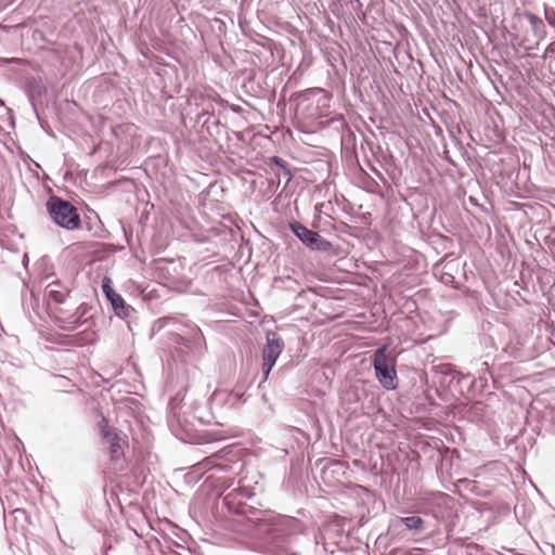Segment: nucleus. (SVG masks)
<instances>
[{
    "instance_id": "f257e3e1",
    "label": "nucleus",
    "mask_w": 555,
    "mask_h": 555,
    "mask_svg": "<svg viewBox=\"0 0 555 555\" xmlns=\"http://www.w3.org/2000/svg\"><path fill=\"white\" fill-rule=\"evenodd\" d=\"M262 490L258 481L251 486L246 478H241L232 489L224 487L212 504L214 517L224 529L246 535L255 552L291 555L287 544L305 531L306 525L296 517L256 507Z\"/></svg>"
},
{
    "instance_id": "f03ea898",
    "label": "nucleus",
    "mask_w": 555,
    "mask_h": 555,
    "mask_svg": "<svg viewBox=\"0 0 555 555\" xmlns=\"http://www.w3.org/2000/svg\"><path fill=\"white\" fill-rule=\"evenodd\" d=\"M43 302L48 315L57 328L75 332L85 326L82 331L65 336V345L85 347L98 341L99 336L94 330L95 308L79 300L72 279L62 280L55 276L48 282L43 292Z\"/></svg>"
},
{
    "instance_id": "7ed1b4c3",
    "label": "nucleus",
    "mask_w": 555,
    "mask_h": 555,
    "mask_svg": "<svg viewBox=\"0 0 555 555\" xmlns=\"http://www.w3.org/2000/svg\"><path fill=\"white\" fill-rule=\"evenodd\" d=\"M183 398H180V392L172 397L167 406V423L172 434L181 439H190V442H211L219 441L227 438L224 430H203L197 428V421H193V409L190 411L183 410L185 404L181 405Z\"/></svg>"
},
{
    "instance_id": "20e7f679",
    "label": "nucleus",
    "mask_w": 555,
    "mask_h": 555,
    "mask_svg": "<svg viewBox=\"0 0 555 555\" xmlns=\"http://www.w3.org/2000/svg\"><path fill=\"white\" fill-rule=\"evenodd\" d=\"M478 370V376L470 373L462 374L451 367L441 372L439 385L447 390L453 398H474L489 391V380L495 385L496 379L494 376L493 367L488 361L481 363Z\"/></svg>"
},
{
    "instance_id": "39448f33",
    "label": "nucleus",
    "mask_w": 555,
    "mask_h": 555,
    "mask_svg": "<svg viewBox=\"0 0 555 555\" xmlns=\"http://www.w3.org/2000/svg\"><path fill=\"white\" fill-rule=\"evenodd\" d=\"M244 449L237 444H229L205 457L192 466V470L185 475L188 483L198 481L205 473L222 472L236 475L241 473L245 463L243 461Z\"/></svg>"
},
{
    "instance_id": "423d86ee",
    "label": "nucleus",
    "mask_w": 555,
    "mask_h": 555,
    "mask_svg": "<svg viewBox=\"0 0 555 555\" xmlns=\"http://www.w3.org/2000/svg\"><path fill=\"white\" fill-rule=\"evenodd\" d=\"M332 98L323 88H309L292 93L289 104L297 119L312 122L331 113Z\"/></svg>"
},
{
    "instance_id": "0eeeda50",
    "label": "nucleus",
    "mask_w": 555,
    "mask_h": 555,
    "mask_svg": "<svg viewBox=\"0 0 555 555\" xmlns=\"http://www.w3.org/2000/svg\"><path fill=\"white\" fill-rule=\"evenodd\" d=\"M46 209L51 221L66 231H76L82 227L77 207L69 201L52 194L46 202Z\"/></svg>"
},
{
    "instance_id": "6e6552de",
    "label": "nucleus",
    "mask_w": 555,
    "mask_h": 555,
    "mask_svg": "<svg viewBox=\"0 0 555 555\" xmlns=\"http://www.w3.org/2000/svg\"><path fill=\"white\" fill-rule=\"evenodd\" d=\"M372 366L382 388L388 391L398 388L397 358L389 352L388 344H384L374 350Z\"/></svg>"
},
{
    "instance_id": "1a4fd4ad",
    "label": "nucleus",
    "mask_w": 555,
    "mask_h": 555,
    "mask_svg": "<svg viewBox=\"0 0 555 555\" xmlns=\"http://www.w3.org/2000/svg\"><path fill=\"white\" fill-rule=\"evenodd\" d=\"M251 386L245 380H237L232 389H216L209 398L210 409L217 410L219 416L225 421V413L243 405L247 399V389Z\"/></svg>"
},
{
    "instance_id": "9d476101",
    "label": "nucleus",
    "mask_w": 555,
    "mask_h": 555,
    "mask_svg": "<svg viewBox=\"0 0 555 555\" xmlns=\"http://www.w3.org/2000/svg\"><path fill=\"white\" fill-rule=\"evenodd\" d=\"M168 339L182 357H201L206 351V340L201 328L195 324L185 325L182 333L170 332Z\"/></svg>"
},
{
    "instance_id": "9b49d317",
    "label": "nucleus",
    "mask_w": 555,
    "mask_h": 555,
    "mask_svg": "<svg viewBox=\"0 0 555 555\" xmlns=\"http://www.w3.org/2000/svg\"><path fill=\"white\" fill-rule=\"evenodd\" d=\"M100 434L103 442L107 446L109 461L116 470H124L127 467L125 449L128 448V439L125 435L121 437L120 431L109 426L107 421L103 418L99 423Z\"/></svg>"
},
{
    "instance_id": "f8f14e48",
    "label": "nucleus",
    "mask_w": 555,
    "mask_h": 555,
    "mask_svg": "<svg viewBox=\"0 0 555 555\" xmlns=\"http://www.w3.org/2000/svg\"><path fill=\"white\" fill-rule=\"evenodd\" d=\"M345 526V518H335L324 522L315 535L317 552L320 553V544H335L337 551L346 552L349 544V533Z\"/></svg>"
},
{
    "instance_id": "ddd939ff",
    "label": "nucleus",
    "mask_w": 555,
    "mask_h": 555,
    "mask_svg": "<svg viewBox=\"0 0 555 555\" xmlns=\"http://www.w3.org/2000/svg\"><path fill=\"white\" fill-rule=\"evenodd\" d=\"M196 124L199 125L201 135L221 144L222 140H229L228 127L220 121L215 114L212 101L206 104L196 115Z\"/></svg>"
},
{
    "instance_id": "4468645a",
    "label": "nucleus",
    "mask_w": 555,
    "mask_h": 555,
    "mask_svg": "<svg viewBox=\"0 0 555 555\" xmlns=\"http://www.w3.org/2000/svg\"><path fill=\"white\" fill-rule=\"evenodd\" d=\"M284 340L276 333L272 331H268L266 334V344L262 348L261 357H262V365H261V378L258 383L257 388L259 390L263 389V384L268 380L269 375L274 367L279 357L284 350Z\"/></svg>"
},
{
    "instance_id": "2eb2a0df",
    "label": "nucleus",
    "mask_w": 555,
    "mask_h": 555,
    "mask_svg": "<svg viewBox=\"0 0 555 555\" xmlns=\"http://www.w3.org/2000/svg\"><path fill=\"white\" fill-rule=\"evenodd\" d=\"M288 229L292 234L308 249L312 251L328 253L333 245L330 241L321 236L318 232L308 229L299 221L288 222Z\"/></svg>"
},
{
    "instance_id": "dca6fc26",
    "label": "nucleus",
    "mask_w": 555,
    "mask_h": 555,
    "mask_svg": "<svg viewBox=\"0 0 555 555\" xmlns=\"http://www.w3.org/2000/svg\"><path fill=\"white\" fill-rule=\"evenodd\" d=\"M242 83L244 92L256 99L270 100L274 98V91L267 82L268 74L262 69H250L246 72Z\"/></svg>"
},
{
    "instance_id": "f3484780",
    "label": "nucleus",
    "mask_w": 555,
    "mask_h": 555,
    "mask_svg": "<svg viewBox=\"0 0 555 555\" xmlns=\"http://www.w3.org/2000/svg\"><path fill=\"white\" fill-rule=\"evenodd\" d=\"M427 505L437 520L446 521L455 514L453 498L444 492H430Z\"/></svg>"
},
{
    "instance_id": "a211bd4d",
    "label": "nucleus",
    "mask_w": 555,
    "mask_h": 555,
    "mask_svg": "<svg viewBox=\"0 0 555 555\" xmlns=\"http://www.w3.org/2000/svg\"><path fill=\"white\" fill-rule=\"evenodd\" d=\"M389 530L398 534H425L427 533V525L421 516L413 514L392 519L389 525Z\"/></svg>"
},
{
    "instance_id": "6ab92c4d",
    "label": "nucleus",
    "mask_w": 555,
    "mask_h": 555,
    "mask_svg": "<svg viewBox=\"0 0 555 555\" xmlns=\"http://www.w3.org/2000/svg\"><path fill=\"white\" fill-rule=\"evenodd\" d=\"M360 0H336L332 4L333 14L350 29L356 28V21L353 18V12L356 9L359 10Z\"/></svg>"
},
{
    "instance_id": "aec40b11",
    "label": "nucleus",
    "mask_w": 555,
    "mask_h": 555,
    "mask_svg": "<svg viewBox=\"0 0 555 555\" xmlns=\"http://www.w3.org/2000/svg\"><path fill=\"white\" fill-rule=\"evenodd\" d=\"M191 408L193 409V421H197L198 425H224V422L221 416H219L217 410L212 411L210 409L209 400L206 404L195 403L192 404Z\"/></svg>"
},
{
    "instance_id": "412c9836",
    "label": "nucleus",
    "mask_w": 555,
    "mask_h": 555,
    "mask_svg": "<svg viewBox=\"0 0 555 555\" xmlns=\"http://www.w3.org/2000/svg\"><path fill=\"white\" fill-rule=\"evenodd\" d=\"M266 166L268 171L274 175L279 183L282 180H284L285 185H287L294 177V172L291 168V165L285 159L278 155L269 157L266 160Z\"/></svg>"
},
{
    "instance_id": "4be33fe9",
    "label": "nucleus",
    "mask_w": 555,
    "mask_h": 555,
    "mask_svg": "<svg viewBox=\"0 0 555 555\" xmlns=\"http://www.w3.org/2000/svg\"><path fill=\"white\" fill-rule=\"evenodd\" d=\"M25 93L31 105V108L40 121L39 112L37 108V101L40 100L47 93V87L39 77H29L25 81Z\"/></svg>"
},
{
    "instance_id": "5701e85b",
    "label": "nucleus",
    "mask_w": 555,
    "mask_h": 555,
    "mask_svg": "<svg viewBox=\"0 0 555 555\" xmlns=\"http://www.w3.org/2000/svg\"><path fill=\"white\" fill-rule=\"evenodd\" d=\"M119 319L126 320L130 324V319L137 313L135 309L126 302L121 295L117 294L107 300Z\"/></svg>"
},
{
    "instance_id": "b1692460",
    "label": "nucleus",
    "mask_w": 555,
    "mask_h": 555,
    "mask_svg": "<svg viewBox=\"0 0 555 555\" xmlns=\"http://www.w3.org/2000/svg\"><path fill=\"white\" fill-rule=\"evenodd\" d=\"M456 267L457 263L454 261L446 262L441 269L439 264H436L434 268L435 275L438 276L442 284L460 289V285L455 282V276L453 274V270Z\"/></svg>"
},
{
    "instance_id": "393cba45",
    "label": "nucleus",
    "mask_w": 555,
    "mask_h": 555,
    "mask_svg": "<svg viewBox=\"0 0 555 555\" xmlns=\"http://www.w3.org/2000/svg\"><path fill=\"white\" fill-rule=\"evenodd\" d=\"M457 486L465 491H468L479 498H489L491 495V490L482 487L480 482L467 478L459 479Z\"/></svg>"
},
{
    "instance_id": "a878e982",
    "label": "nucleus",
    "mask_w": 555,
    "mask_h": 555,
    "mask_svg": "<svg viewBox=\"0 0 555 555\" xmlns=\"http://www.w3.org/2000/svg\"><path fill=\"white\" fill-rule=\"evenodd\" d=\"M85 228L92 237L104 238L106 237V230L99 216L93 211V216H86Z\"/></svg>"
},
{
    "instance_id": "bb28decb",
    "label": "nucleus",
    "mask_w": 555,
    "mask_h": 555,
    "mask_svg": "<svg viewBox=\"0 0 555 555\" xmlns=\"http://www.w3.org/2000/svg\"><path fill=\"white\" fill-rule=\"evenodd\" d=\"M524 16L531 25L532 33L535 37L543 38L546 35V27L541 17L530 11H525Z\"/></svg>"
},
{
    "instance_id": "cd10ccee",
    "label": "nucleus",
    "mask_w": 555,
    "mask_h": 555,
    "mask_svg": "<svg viewBox=\"0 0 555 555\" xmlns=\"http://www.w3.org/2000/svg\"><path fill=\"white\" fill-rule=\"evenodd\" d=\"M211 101L214 104L218 105L219 107L230 109L234 114H237L245 118L246 109H244L241 105L237 104H231L227 100L222 99L219 94H215L211 98Z\"/></svg>"
},
{
    "instance_id": "c85d7f7f",
    "label": "nucleus",
    "mask_w": 555,
    "mask_h": 555,
    "mask_svg": "<svg viewBox=\"0 0 555 555\" xmlns=\"http://www.w3.org/2000/svg\"><path fill=\"white\" fill-rule=\"evenodd\" d=\"M315 293L311 288L301 289L295 297L294 306L298 309L305 308L307 304H311Z\"/></svg>"
},
{
    "instance_id": "c756f323",
    "label": "nucleus",
    "mask_w": 555,
    "mask_h": 555,
    "mask_svg": "<svg viewBox=\"0 0 555 555\" xmlns=\"http://www.w3.org/2000/svg\"><path fill=\"white\" fill-rule=\"evenodd\" d=\"M546 231V234L541 232L543 245L547 247L551 253H553L555 250V228L551 227Z\"/></svg>"
},
{
    "instance_id": "7c9ffc66",
    "label": "nucleus",
    "mask_w": 555,
    "mask_h": 555,
    "mask_svg": "<svg viewBox=\"0 0 555 555\" xmlns=\"http://www.w3.org/2000/svg\"><path fill=\"white\" fill-rule=\"evenodd\" d=\"M102 293L104 294L106 300L111 299L118 293L113 288L112 280L108 276H104L101 283Z\"/></svg>"
},
{
    "instance_id": "2f4dec72",
    "label": "nucleus",
    "mask_w": 555,
    "mask_h": 555,
    "mask_svg": "<svg viewBox=\"0 0 555 555\" xmlns=\"http://www.w3.org/2000/svg\"><path fill=\"white\" fill-rule=\"evenodd\" d=\"M352 15L356 21V27L359 26V22H361L362 24H367V16L365 11L363 10V5L361 2L359 3V10L356 9V12H353Z\"/></svg>"
},
{
    "instance_id": "473e14b6",
    "label": "nucleus",
    "mask_w": 555,
    "mask_h": 555,
    "mask_svg": "<svg viewBox=\"0 0 555 555\" xmlns=\"http://www.w3.org/2000/svg\"><path fill=\"white\" fill-rule=\"evenodd\" d=\"M543 9L545 21L550 26L555 28V9L553 7H548L547 4H544Z\"/></svg>"
},
{
    "instance_id": "72a5a7b5",
    "label": "nucleus",
    "mask_w": 555,
    "mask_h": 555,
    "mask_svg": "<svg viewBox=\"0 0 555 555\" xmlns=\"http://www.w3.org/2000/svg\"><path fill=\"white\" fill-rule=\"evenodd\" d=\"M466 555H478L483 552V547L477 543L470 542L466 545Z\"/></svg>"
},
{
    "instance_id": "f704fd0d",
    "label": "nucleus",
    "mask_w": 555,
    "mask_h": 555,
    "mask_svg": "<svg viewBox=\"0 0 555 555\" xmlns=\"http://www.w3.org/2000/svg\"><path fill=\"white\" fill-rule=\"evenodd\" d=\"M365 389L363 386H353V388L347 393L348 396H352V401L358 402L360 400V395L364 393ZM351 400V398L349 399Z\"/></svg>"
},
{
    "instance_id": "c9c22d12",
    "label": "nucleus",
    "mask_w": 555,
    "mask_h": 555,
    "mask_svg": "<svg viewBox=\"0 0 555 555\" xmlns=\"http://www.w3.org/2000/svg\"><path fill=\"white\" fill-rule=\"evenodd\" d=\"M322 552L324 554H331V555H335V554L340 553L335 547V544H320V553H318V554L320 555Z\"/></svg>"
},
{
    "instance_id": "e433bc0d",
    "label": "nucleus",
    "mask_w": 555,
    "mask_h": 555,
    "mask_svg": "<svg viewBox=\"0 0 555 555\" xmlns=\"http://www.w3.org/2000/svg\"><path fill=\"white\" fill-rule=\"evenodd\" d=\"M134 132H135V127H134L133 125H131V124H126V125H125V134H126V139H127L128 137L133 135V134H134Z\"/></svg>"
},
{
    "instance_id": "4c0bfd02",
    "label": "nucleus",
    "mask_w": 555,
    "mask_h": 555,
    "mask_svg": "<svg viewBox=\"0 0 555 555\" xmlns=\"http://www.w3.org/2000/svg\"><path fill=\"white\" fill-rule=\"evenodd\" d=\"M163 322L165 323V325H176L178 319L173 317H167L163 319Z\"/></svg>"
},
{
    "instance_id": "58836bf2",
    "label": "nucleus",
    "mask_w": 555,
    "mask_h": 555,
    "mask_svg": "<svg viewBox=\"0 0 555 555\" xmlns=\"http://www.w3.org/2000/svg\"><path fill=\"white\" fill-rule=\"evenodd\" d=\"M485 405L481 403V402H476L474 403V405L472 406V410L475 414H478L479 412H481L483 410Z\"/></svg>"
},
{
    "instance_id": "ea45409f",
    "label": "nucleus",
    "mask_w": 555,
    "mask_h": 555,
    "mask_svg": "<svg viewBox=\"0 0 555 555\" xmlns=\"http://www.w3.org/2000/svg\"><path fill=\"white\" fill-rule=\"evenodd\" d=\"M462 127L465 128L464 125L457 124L454 128L450 129V133L453 134L454 133V129H456L457 133H461L462 132Z\"/></svg>"
},
{
    "instance_id": "a19ab883",
    "label": "nucleus",
    "mask_w": 555,
    "mask_h": 555,
    "mask_svg": "<svg viewBox=\"0 0 555 555\" xmlns=\"http://www.w3.org/2000/svg\"><path fill=\"white\" fill-rule=\"evenodd\" d=\"M168 547L175 552H177L175 548H183V546L177 542H172V546L169 545Z\"/></svg>"
},
{
    "instance_id": "79ce46f5",
    "label": "nucleus",
    "mask_w": 555,
    "mask_h": 555,
    "mask_svg": "<svg viewBox=\"0 0 555 555\" xmlns=\"http://www.w3.org/2000/svg\"><path fill=\"white\" fill-rule=\"evenodd\" d=\"M254 375H258V372H255V374H254ZM254 378H255V376H253V378L250 379L251 384L254 383ZM244 380H245L247 384L249 383V380H247V379H244Z\"/></svg>"
},
{
    "instance_id": "37998d69",
    "label": "nucleus",
    "mask_w": 555,
    "mask_h": 555,
    "mask_svg": "<svg viewBox=\"0 0 555 555\" xmlns=\"http://www.w3.org/2000/svg\"><path fill=\"white\" fill-rule=\"evenodd\" d=\"M469 201H470V203H472V204H474V205H478V204L476 203V201H475V198H474V197H469Z\"/></svg>"
},
{
    "instance_id": "c03bdc74",
    "label": "nucleus",
    "mask_w": 555,
    "mask_h": 555,
    "mask_svg": "<svg viewBox=\"0 0 555 555\" xmlns=\"http://www.w3.org/2000/svg\"><path fill=\"white\" fill-rule=\"evenodd\" d=\"M261 398L263 399V401H267V395L264 392L261 393Z\"/></svg>"
},
{
    "instance_id": "a18cd8bd",
    "label": "nucleus",
    "mask_w": 555,
    "mask_h": 555,
    "mask_svg": "<svg viewBox=\"0 0 555 555\" xmlns=\"http://www.w3.org/2000/svg\"><path fill=\"white\" fill-rule=\"evenodd\" d=\"M238 139L242 137V133L241 132H233Z\"/></svg>"
},
{
    "instance_id": "49530a36",
    "label": "nucleus",
    "mask_w": 555,
    "mask_h": 555,
    "mask_svg": "<svg viewBox=\"0 0 555 555\" xmlns=\"http://www.w3.org/2000/svg\"><path fill=\"white\" fill-rule=\"evenodd\" d=\"M214 476H215V474H211L208 477H206V481L209 480L210 478H212Z\"/></svg>"
},
{
    "instance_id": "de8ad7c7",
    "label": "nucleus",
    "mask_w": 555,
    "mask_h": 555,
    "mask_svg": "<svg viewBox=\"0 0 555 555\" xmlns=\"http://www.w3.org/2000/svg\"><path fill=\"white\" fill-rule=\"evenodd\" d=\"M482 362H483V361H481L480 363H479V362H476V365H481V363H482ZM481 367H482V366L478 367V369H477V371H478V370H480Z\"/></svg>"
},
{
    "instance_id": "09e8293b",
    "label": "nucleus",
    "mask_w": 555,
    "mask_h": 555,
    "mask_svg": "<svg viewBox=\"0 0 555 555\" xmlns=\"http://www.w3.org/2000/svg\"><path fill=\"white\" fill-rule=\"evenodd\" d=\"M334 465H341V463H340V462H338V461H336V462L334 463Z\"/></svg>"
},
{
    "instance_id": "8fccbe9b",
    "label": "nucleus",
    "mask_w": 555,
    "mask_h": 555,
    "mask_svg": "<svg viewBox=\"0 0 555 555\" xmlns=\"http://www.w3.org/2000/svg\"><path fill=\"white\" fill-rule=\"evenodd\" d=\"M298 514H304V509H298Z\"/></svg>"
},
{
    "instance_id": "3c124183",
    "label": "nucleus",
    "mask_w": 555,
    "mask_h": 555,
    "mask_svg": "<svg viewBox=\"0 0 555 555\" xmlns=\"http://www.w3.org/2000/svg\"><path fill=\"white\" fill-rule=\"evenodd\" d=\"M40 127H42V130H46V127H43V124L40 122Z\"/></svg>"
},
{
    "instance_id": "603ef678",
    "label": "nucleus",
    "mask_w": 555,
    "mask_h": 555,
    "mask_svg": "<svg viewBox=\"0 0 555 555\" xmlns=\"http://www.w3.org/2000/svg\"><path fill=\"white\" fill-rule=\"evenodd\" d=\"M40 127H42V130H46V127H43V124L40 122Z\"/></svg>"
}]
</instances>
